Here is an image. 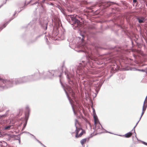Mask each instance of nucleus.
<instances>
[{
  "label": "nucleus",
  "instance_id": "1",
  "mask_svg": "<svg viewBox=\"0 0 147 147\" xmlns=\"http://www.w3.org/2000/svg\"><path fill=\"white\" fill-rule=\"evenodd\" d=\"M93 112V117L94 121V127H93V129L94 130V132L92 133V136L98 134L100 131L101 125L99 123L98 119L97 117L95 111L94 109L92 108Z\"/></svg>",
  "mask_w": 147,
  "mask_h": 147
},
{
  "label": "nucleus",
  "instance_id": "2",
  "mask_svg": "<svg viewBox=\"0 0 147 147\" xmlns=\"http://www.w3.org/2000/svg\"><path fill=\"white\" fill-rule=\"evenodd\" d=\"M85 133L84 131L82 129L76 127V130L75 137L78 138L82 137V136Z\"/></svg>",
  "mask_w": 147,
  "mask_h": 147
},
{
  "label": "nucleus",
  "instance_id": "3",
  "mask_svg": "<svg viewBox=\"0 0 147 147\" xmlns=\"http://www.w3.org/2000/svg\"><path fill=\"white\" fill-rule=\"evenodd\" d=\"M71 20H72V22L73 23V24L74 25H76V27L78 26V25L80 24V21L75 18H72Z\"/></svg>",
  "mask_w": 147,
  "mask_h": 147
},
{
  "label": "nucleus",
  "instance_id": "4",
  "mask_svg": "<svg viewBox=\"0 0 147 147\" xmlns=\"http://www.w3.org/2000/svg\"><path fill=\"white\" fill-rule=\"evenodd\" d=\"M89 138H86L80 141V143L82 146H84L87 141H88Z\"/></svg>",
  "mask_w": 147,
  "mask_h": 147
},
{
  "label": "nucleus",
  "instance_id": "5",
  "mask_svg": "<svg viewBox=\"0 0 147 147\" xmlns=\"http://www.w3.org/2000/svg\"><path fill=\"white\" fill-rule=\"evenodd\" d=\"M132 135V132H129L126 134L124 136L125 137L127 138H129L131 137Z\"/></svg>",
  "mask_w": 147,
  "mask_h": 147
},
{
  "label": "nucleus",
  "instance_id": "6",
  "mask_svg": "<svg viewBox=\"0 0 147 147\" xmlns=\"http://www.w3.org/2000/svg\"><path fill=\"white\" fill-rule=\"evenodd\" d=\"M138 19L140 23H143L144 21V19L143 18H138Z\"/></svg>",
  "mask_w": 147,
  "mask_h": 147
},
{
  "label": "nucleus",
  "instance_id": "7",
  "mask_svg": "<svg viewBox=\"0 0 147 147\" xmlns=\"http://www.w3.org/2000/svg\"><path fill=\"white\" fill-rule=\"evenodd\" d=\"M146 107H147L145 106H144V105H143V109H142V115H141V116H142L144 114L146 110Z\"/></svg>",
  "mask_w": 147,
  "mask_h": 147
},
{
  "label": "nucleus",
  "instance_id": "8",
  "mask_svg": "<svg viewBox=\"0 0 147 147\" xmlns=\"http://www.w3.org/2000/svg\"><path fill=\"white\" fill-rule=\"evenodd\" d=\"M143 105L147 107V95L144 101Z\"/></svg>",
  "mask_w": 147,
  "mask_h": 147
},
{
  "label": "nucleus",
  "instance_id": "9",
  "mask_svg": "<svg viewBox=\"0 0 147 147\" xmlns=\"http://www.w3.org/2000/svg\"><path fill=\"white\" fill-rule=\"evenodd\" d=\"M6 143L5 142H0V146L1 147H5V146H4V144H5Z\"/></svg>",
  "mask_w": 147,
  "mask_h": 147
},
{
  "label": "nucleus",
  "instance_id": "10",
  "mask_svg": "<svg viewBox=\"0 0 147 147\" xmlns=\"http://www.w3.org/2000/svg\"><path fill=\"white\" fill-rule=\"evenodd\" d=\"M85 121H86V122L87 123V124H88L90 127H91V123H90L88 121L87 119H86L85 120Z\"/></svg>",
  "mask_w": 147,
  "mask_h": 147
},
{
  "label": "nucleus",
  "instance_id": "11",
  "mask_svg": "<svg viewBox=\"0 0 147 147\" xmlns=\"http://www.w3.org/2000/svg\"><path fill=\"white\" fill-rule=\"evenodd\" d=\"M11 127V126L10 125H8L7 126H6L5 127V129H9Z\"/></svg>",
  "mask_w": 147,
  "mask_h": 147
},
{
  "label": "nucleus",
  "instance_id": "12",
  "mask_svg": "<svg viewBox=\"0 0 147 147\" xmlns=\"http://www.w3.org/2000/svg\"><path fill=\"white\" fill-rule=\"evenodd\" d=\"M99 88L98 87V88H96V93H95V96H96V94H97L98 93V91L99 90Z\"/></svg>",
  "mask_w": 147,
  "mask_h": 147
},
{
  "label": "nucleus",
  "instance_id": "13",
  "mask_svg": "<svg viewBox=\"0 0 147 147\" xmlns=\"http://www.w3.org/2000/svg\"><path fill=\"white\" fill-rule=\"evenodd\" d=\"M7 23L4 24L3 26V27L2 28H0V30H1L3 28L5 27H6V25H7Z\"/></svg>",
  "mask_w": 147,
  "mask_h": 147
},
{
  "label": "nucleus",
  "instance_id": "14",
  "mask_svg": "<svg viewBox=\"0 0 147 147\" xmlns=\"http://www.w3.org/2000/svg\"><path fill=\"white\" fill-rule=\"evenodd\" d=\"M109 3H108L106 4V7H108V6H109L110 5H109Z\"/></svg>",
  "mask_w": 147,
  "mask_h": 147
},
{
  "label": "nucleus",
  "instance_id": "15",
  "mask_svg": "<svg viewBox=\"0 0 147 147\" xmlns=\"http://www.w3.org/2000/svg\"><path fill=\"white\" fill-rule=\"evenodd\" d=\"M133 1L134 2L136 3V2L137 1L136 0H133Z\"/></svg>",
  "mask_w": 147,
  "mask_h": 147
},
{
  "label": "nucleus",
  "instance_id": "16",
  "mask_svg": "<svg viewBox=\"0 0 147 147\" xmlns=\"http://www.w3.org/2000/svg\"><path fill=\"white\" fill-rule=\"evenodd\" d=\"M83 38H84V37L83 36H82V42H83Z\"/></svg>",
  "mask_w": 147,
  "mask_h": 147
},
{
  "label": "nucleus",
  "instance_id": "17",
  "mask_svg": "<svg viewBox=\"0 0 147 147\" xmlns=\"http://www.w3.org/2000/svg\"><path fill=\"white\" fill-rule=\"evenodd\" d=\"M89 58H90V59H92L91 57L89 55L88 56Z\"/></svg>",
  "mask_w": 147,
  "mask_h": 147
},
{
  "label": "nucleus",
  "instance_id": "18",
  "mask_svg": "<svg viewBox=\"0 0 147 147\" xmlns=\"http://www.w3.org/2000/svg\"><path fill=\"white\" fill-rule=\"evenodd\" d=\"M1 135V132L0 131V135Z\"/></svg>",
  "mask_w": 147,
  "mask_h": 147
},
{
  "label": "nucleus",
  "instance_id": "19",
  "mask_svg": "<svg viewBox=\"0 0 147 147\" xmlns=\"http://www.w3.org/2000/svg\"><path fill=\"white\" fill-rule=\"evenodd\" d=\"M90 106L92 107V105H90Z\"/></svg>",
  "mask_w": 147,
  "mask_h": 147
},
{
  "label": "nucleus",
  "instance_id": "20",
  "mask_svg": "<svg viewBox=\"0 0 147 147\" xmlns=\"http://www.w3.org/2000/svg\"><path fill=\"white\" fill-rule=\"evenodd\" d=\"M83 45V44H82V45Z\"/></svg>",
  "mask_w": 147,
  "mask_h": 147
},
{
  "label": "nucleus",
  "instance_id": "21",
  "mask_svg": "<svg viewBox=\"0 0 147 147\" xmlns=\"http://www.w3.org/2000/svg\"><path fill=\"white\" fill-rule=\"evenodd\" d=\"M83 46V47H84V46Z\"/></svg>",
  "mask_w": 147,
  "mask_h": 147
},
{
  "label": "nucleus",
  "instance_id": "22",
  "mask_svg": "<svg viewBox=\"0 0 147 147\" xmlns=\"http://www.w3.org/2000/svg\"><path fill=\"white\" fill-rule=\"evenodd\" d=\"M0 80H1V79L0 78Z\"/></svg>",
  "mask_w": 147,
  "mask_h": 147
}]
</instances>
